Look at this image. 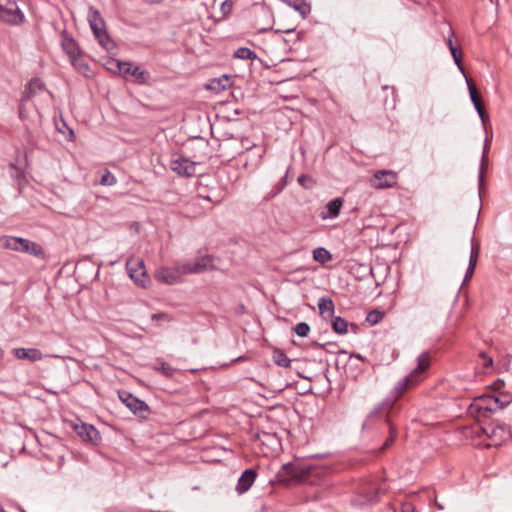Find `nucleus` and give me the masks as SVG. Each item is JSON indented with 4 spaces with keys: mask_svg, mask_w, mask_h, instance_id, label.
<instances>
[{
    "mask_svg": "<svg viewBox=\"0 0 512 512\" xmlns=\"http://www.w3.org/2000/svg\"><path fill=\"white\" fill-rule=\"evenodd\" d=\"M431 357L428 352H422L417 358V366L411 373L401 379L394 387L393 398H386L379 403L367 416L363 423V428L371 426L374 419H384L389 427V436L380 447V451L389 448L397 438V427L389 419V411L392 409L395 399L400 397L406 390L411 389L420 384L426 377V371L430 367Z\"/></svg>",
    "mask_w": 512,
    "mask_h": 512,
    "instance_id": "1",
    "label": "nucleus"
},
{
    "mask_svg": "<svg viewBox=\"0 0 512 512\" xmlns=\"http://www.w3.org/2000/svg\"><path fill=\"white\" fill-rule=\"evenodd\" d=\"M50 94L46 91L43 82L38 79H32L25 89V94L21 100L19 107V115L22 120L31 124L40 125L43 119V113L36 109L35 113L26 111L30 106H34V99L39 102L48 103Z\"/></svg>",
    "mask_w": 512,
    "mask_h": 512,
    "instance_id": "2",
    "label": "nucleus"
},
{
    "mask_svg": "<svg viewBox=\"0 0 512 512\" xmlns=\"http://www.w3.org/2000/svg\"><path fill=\"white\" fill-rule=\"evenodd\" d=\"M282 471L292 480L309 484H314L315 479L323 473L319 467L299 461L284 464Z\"/></svg>",
    "mask_w": 512,
    "mask_h": 512,
    "instance_id": "3",
    "label": "nucleus"
},
{
    "mask_svg": "<svg viewBox=\"0 0 512 512\" xmlns=\"http://www.w3.org/2000/svg\"><path fill=\"white\" fill-rule=\"evenodd\" d=\"M87 18L90 27L98 40L99 44L109 53H114L116 44L109 37L106 31V25L101 17L100 12L94 7H90L88 10Z\"/></svg>",
    "mask_w": 512,
    "mask_h": 512,
    "instance_id": "4",
    "label": "nucleus"
},
{
    "mask_svg": "<svg viewBox=\"0 0 512 512\" xmlns=\"http://www.w3.org/2000/svg\"><path fill=\"white\" fill-rule=\"evenodd\" d=\"M0 243L4 249L21 251L36 257L44 256V251L39 244L31 242L25 238L4 236L0 239Z\"/></svg>",
    "mask_w": 512,
    "mask_h": 512,
    "instance_id": "5",
    "label": "nucleus"
},
{
    "mask_svg": "<svg viewBox=\"0 0 512 512\" xmlns=\"http://www.w3.org/2000/svg\"><path fill=\"white\" fill-rule=\"evenodd\" d=\"M178 269L183 274H200L208 270H215L214 256L205 254L196 258L194 262L178 263Z\"/></svg>",
    "mask_w": 512,
    "mask_h": 512,
    "instance_id": "6",
    "label": "nucleus"
},
{
    "mask_svg": "<svg viewBox=\"0 0 512 512\" xmlns=\"http://www.w3.org/2000/svg\"><path fill=\"white\" fill-rule=\"evenodd\" d=\"M398 174L392 170H377L371 180V185L377 190L393 188L397 185Z\"/></svg>",
    "mask_w": 512,
    "mask_h": 512,
    "instance_id": "7",
    "label": "nucleus"
},
{
    "mask_svg": "<svg viewBox=\"0 0 512 512\" xmlns=\"http://www.w3.org/2000/svg\"><path fill=\"white\" fill-rule=\"evenodd\" d=\"M483 432L492 441L491 445L498 446L511 437V431L506 425H488Z\"/></svg>",
    "mask_w": 512,
    "mask_h": 512,
    "instance_id": "8",
    "label": "nucleus"
},
{
    "mask_svg": "<svg viewBox=\"0 0 512 512\" xmlns=\"http://www.w3.org/2000/svg\"><path fill=\"white\" fill-rule=\"evenodd\" d=\"M23 18L24 16L15 2L7 1L2 5L0 20L17 25L23 22Z\"/></svg>",
    "mask_w": 512,
    "mask_h": 512,
    "instance_id": "9",
    "label": "nucleus"
},
{
    "mask_svg": "<svg viewBox=\"0 0 512 512\" xmlns=\"http://www.w3.org/2000/svg\"><path fill=\"white\" fill-rule=\"evenodd\" d=\"M196 162L186 157H178L171 161V169L180 176L192 177L196 174Z\"/></svg>",
    "mask_w": 512,
    "mask_h": 512,
    "instance_id": "10",
    "label": "nucleus"
},
{
    "mask_svg": "<svg viewBox=\"0 0 512 512\" xmlns=\"http://www.w3.org/2000/svg\"><path fill=\"white\" fill-rule=\"evenodd\" d=\"M470 414H478L487 417L489 413L494 412L490 395H483L477 398L469 407Z\"/></svg>",
    "mask_w": 512,
    "mask_h": 512,
    "instance_id": "11",
    "label": "nucleus"
},
{
    "mask_svg": "<svg viewBox=\"0 0 512 512\" xmlns=\"http://www.w3.org/2000/svg\"><path fill=\"white\" fill-rule=\"evenodd\" d=\"M129 277L131 280L135 282L136 285H138L141 288H146L151 282L150 277L148 276L145 270L144 262L142 260L137 262L136 268L130 269Z\"/></svg>",
    "mask_w": 512,
    "mask_h": 512,
    "instance_id": "12",
    "label": "nucleus"
},
{
    "mask_svg": "<svg viewBox=\"0 0 512 512\" xmlns=\"http://www.w3.org/2000/svg\"><path fill=\"white\" fill-rule=\"evenodd\" d=\"M12 354L18 360H28L30 362L41 361L44 358L42 351L37 348H14Z\"/></svg>",
    "mask_w": 512,
    "mask_h": 512,
    "instance_id": "13",
    "label": "nucleus"
},
{
    "mask_svg": "<svg viewBox=\"0 0 512 512\" xmlns=\"http://www.w3.org/2000/svg\"><path fill=\"white\" fill-rule=\"evenodd\" d=\"M467 85H468V90H469L471 101H472L479 117L481 118V121L483 122V124H485L486 120L488 119V115L486 114L484 104L481 100L479 92L473 82H470L467 80Z\"/></svg>",
    "mask_w": 512,
    "mask_h": 512,
    "instance_id": "14",
    "label": "nucleus"
},
{
    "mask_svg": "<svg viewBox=\"0 0 512 512\" xmlns=\"http://www.w3.org/2000/svg\"><path fill=\"white\" fill-rule=\"evenodd\" d=\"M181 275L184 274L179 271L177 263L175 269L160 268L157 270L155 273V278L160 282L172 285L179 281Z\"/></svg>",
    "mask_w": 512,
    "mask_h": 512,
    "instance_id": "15",
    "label": "nucleus"
},
{
    "mask_svg": "<svg viewBox=\"0 0 512 512\" xmlns=\"http://www.w3.org/2000/svg\"><path fill=\"white\" fill-rule=\"evenodd\" d=\"M130 412H132L139 419L144 420L151 414V409L148 404L130 393Z\"/></svg>",
    "mask_w": 512,
    "mask_h": 512,
    "instance_id": "16",
    "label": "nucleus"
},
{
    "mask_svg": "<svg viewBox=\"0 0 512 512\" xmlns=\"http://www.w3.org/2000/svg\"><path fill=\"white\" fill-rule=\"evenodd\" d=\"M343 203L344 199L341 197L329 201L320 213L321 219L326 220L337 218L340 214Z\"/></svg>",
    "mask_w": 512,
    "mask_h": 512,
    "instance_id": "17",
    "label": "nucleus"
},
{
    "mask_svg": "<svg viewBox=\"0 0 512 512\" xmlns=\"http://www.w3.org/2000/svg\"><path fill=\"white\" fill-rule=\"evenodd\" d=\"M257 477V472L254 469H246L238 479L236 491L239 494L247 492L253 485Z\"/></svg>",
    "mask_w": 512,
    "mask_h": 512,
    "instance_id": "18",
    "label": "nucleus"
},
{
    "mask_svg": "<svg viewBox=\"0 0 512 512\" xmlns=\"http://www.w3.org/2000/svg\"><path fill=\"white\" fill-rule=\"evenodd\" d=\"M103 65L108 71L114 74L125 76L128 73V63L121 62L113 57L103 58Z\"/></svg>",
    "mask_w": 512,
    "mask_h": 512,
    "instance_id": "19",
    "label": "nucleus"
},
{
    "mask_svg": "<svg viewBox=\"0 0 512 512\" xmlns=\"http://www.w3.org/2000/svg\"><path fill=\"white\" fill-rule=\"evenodd\" d=\"M130 77L134 83L145 85L149 84L151 74L148 70L142 68L141 66L133 65L130 63Z\"/></svg>",
    "mask_w": 512,
    "mask_h": 512,
    "instance_id": "20",
    "label": "nucleus"
},
{
    "mask_svg": "<svg viewBox=\"0 0 512 512\" xmlns=\"http://www.w3.org/2000/svg\"><path fill=\"white\" fill-rule=\"evenodd\" d=\"M181 213L188 218H198L205 214V210L200 206L197 198H192L182 207Z\"/></svg>",
    "mask_w": 512,
    "mask_h": 512,
    "instance_id": "21",
    "label": "nucleus"
},
{
    "mask_svg": "<svg viewBox=\"0 0 512 512\" xmlns=\"http://www.w3.org/2000/svg\"><path fill=\"white\" fill-rule=\"evenodd\" d=\"M208 185H203L199 183L197 188V199H203L213 203L214 205H218L223 201L224 196H217L214 189L210 191L207 190Z\"/></svg>",
    "mask_w": 512,
    "mask_h": 512,
    "instance_id": "22",
    "label": "nucleus"
},
{
    "mask_svg": "<svg viewBox=\"0 0 512 512\" xmlns=\"http://www.w3.org/2000/svg\"><path fill=\"white\" fill-rule=\"evenodd\" d=\"M62 48L65 51V53L68 55L69 59H72V58L76 57L77 55L81 54L76 41L73 38L68 37L66 35H64L63 39H62Z\"/></svg>",
    "mask_w": 512,
    "mask_h": 512,
    "instance_id": "23",
    "label": "nucleus"
},
{
    "mask_svg": "<svg viewBox=\"0 0 512 512\" xmlns=\"http://www.w3.org/2000/svg\"><path fill=\"white\" fill-rule=\"evenodd\" d=\"M319 313L322 317L333 316L335 305L333 300L329 296H323L318 300Z\"/></svg>",
    "mask_w": 512,
    "mask_h": 512,
    "instance_id": "24",
    "label": "nucleus"
},
{
    "mask_svg": "<svg viewBox=\"0 0 512 512\" xmlns=\"http://www.w3.org/2000/svg\"><path fill=\"white\" fill-rule=\"evenodd\" d=\"M75 430L84 441H94L97 437V431L90 425L81 424Z\"/></svg>",
    "mask_w": 512,
    "mask_h": 512,
    "instance_id": "25",
    "label": "nucleus"
},
{
    "mask_svg": "<svg viewBox=\"0 0 512 512\" xmlns=\"http://www.w3.org/2000/svg\"><path fill=\"white\" fill-rule=\"evenodd\" d=\"M313 260L325 264L332 260V254L324 247H317L312 252Z\"/></svg>",
    "mask_w": 512,
    "mask_h": 512,
    "instance_id": "26",
    "label": "nucleus"
},
{
    "mask_svg": "<svg viewBox=\"0 0 512 512\" xmlns=\"http://www.w3.org/2000/svg\"><path fill=\"white\" fill-rule=\"evenodd\" d=\"M273 361L276 365L284 368H288L291 365V359L280 349H275L273 351Z\"/></svg>",
    "mask_w": 512,
    "mask_h": 512,
    "instance_id": "27",
    "label": "nucleus"
},
{
    "mask_svg": "<svg viewBox=\"0 0 512 512\" xmlns=\"http://www.w3.org/2000/svg\"><path fill=\"white\" fill-rule=\"evenodd\" d=\"M331 326L334 332L337 334L342 335L348 332V322L340 316L333 317L331 321Z\"/></svg>",
    "mask_w": 512,
    "mask_h": 512,
    "instance_id": "28",
    "label": "nucleus"
},
{
    "mask_svg": "<svg viewBox=\"0 0 512 512\" xmlns=\"http://www.w3.org/2000/svg\"><path fill=\"white\" fill-rule=\"evenodd\" d=\"M72 65L77 69L78 72L82 73L85 76L89 75L90 68L89 65L85 62L82 55L79 54L76 57L70 59Z\"/></svg>",
    "mask_w": 512,
    "mask_h": 512,
    "instance_id": "29",
    "label": "nucleus"
},
{
    "mask_svg": "<svg viewBox=\"0 0 512 512\" xmlns=\"http://www.w3.org/2000/svg\"><path fill=\"white\" fill-rule=\"evenodd\" d=\"M289 5L298 11L303 17H306L311 11L310 5L304 0H293L289 2Z\"/></svg>",
    "mask_w": 512,
    "mask_h": 512,
    "instance_id": "30",
    "label": "nucleus"
},
{
    "mask_svg": "<svg viewBox=\"0 0 512 512\" xmlns=\"http://www.w3.org/2000/svg\"><path fill=\"white\" fill-rule=\"evenodd\" d=\"M233 56L235 58H239V59H243V60H253V59L257 58L256 52H254L253 50H251L248 47H240V48H238L234 52Z\"/></svg>",
    "mask_w": 512,
    "mask_h": 512,
    "instance_id": "31",
    "label": "nucleus"
},
{
    "mask_svg": "<svg viewBox=\"0 0 512 512\" xmlns=\"http://www.w3.org/2000/svg\"><path fill=\"white\" fill-rule=\"evenodd\" d=\"M228 82L229 78L227 76H225L224 79H212L207 85V88L215 92H220L226 89Z\"/></svg>",
    "mask_w": 512,
    "mask_h": 512,
    "instance_id": "32",
    "label": "nucleus"
},
{
    "mask_svg": "<svg viewBox=\"0 0 512 512\" xmlns=\"http://www.w3.org/2000/svg\"><path fill=\"white\" fill-rule=\"evenodd\" d=\"M287 184L288 181H279L277 184L273 186L272 190L264 196L263 201L268 202L272 200L276 195H278L284 190Z\"/></svg>",
    "mask_w": 512,
    "mask_h": 512,
    "instance_id": "33",
    "label": "nucleus"
},
{
    "mask_svg": "<svg viewBox=\"0 0 512 512\" xmlns=\"http://www.w3.org/2000/svg\"><path fill=\"white\" fill-rule=\"evenodd\" d=\"M479 252H480V245H479V243L474 242L472 240L471 253H470L469 264H468V265H470V269L471 270H475V267H476V264H477V260H478V257H479Z\"/></svg>",
    "mask_w": 512,
    "mask_h": 512,
    "instance_id": "34",
    "label": "nucleus"
},
{
    "mask_svg": "<svg viewBox=\"0 0 512 512\" xmlns=\"http://www.w3.org/2000/svg\"><path fill=\"white\" fill-rule=\"evenodd\" d=\"M384 315L383 311L374 309L367 314L366 321L370 325H376L384 318Z\"/></svg>",
    "mask_w": 512,
    "mask_h": 512,
    "instance_id": "35",
    "label": "nucleus"
},
{
    "mask_svg": "<svg viewBox=\"0 0 512 512\" xmlns=\"http://www.w3.org/2000/svg\"><path fill=\"white\" fill-rule=\"evenodd\" d=\"M154 368L156 371H159L167 378H172L176 372V369L166 362H161Z\"/></svg>",
    "mask_w": 512,
    "mask_h": 512,
    "instance_id": "36",
    "label": "nucleus"
},
{
    "mask_svg": "<svg viewBox=\"0 0 512 512\" xmlns=\"http://www.w3.org/2000/svg\"><path fill=\"white\" fill-rule=\"evenodd\" d=\"M222 18H227L233 11V2L231 0H223L220 4Z\"/></svg>",
    "mask_w": 512,
    "mask_h": 512,
    "instance_id": "37",
    "label": "nucleus"
},
{
    "mask_svg": "<svg viewBox=\"0 0 512 512\" xmlns=\"http://www.w3.org/2000/svg\"><path fill=\"white\" fill-rule=\"evenodd\" d=\"M293 330L299 337H306L310 332V326L306 322H299L294 326Z\"/></svg>",
    "mask_w": 512,
    "mask_h": 512,
    "instance_id": "38",
    "label": "nucleus"
},
{
    "mask_svg": "<svg viewBox=\"0 0 512 512\" xmlns=\"http://www.w3.org/2000/svg\"><path fill=\"white\" fill-rule=\"evenodd\" d=\"M115 183H116V179L109 171H107L101 177V180H100V184L103 186H111V185H114Z\"/></svg>",
    "mask_w": 512,
    "mask_h": 512,
    "instance_id": "39",
    "label": "nucleus"
},
{
    "mask_svg": "<svg viewBox=\"0 0 512 512\" xmlns=\"http://www.w3.org/2000/svg\"><path fill=\"white\" fill-rule=\"evenodd\" d=\"M450 52H451V55H452L456 65L458 66V68L461 71H463V67H462V64H461L462 53L457 48H453L452 50H450Z\"/></svg>",
    "mask_w": 512,
    "mask_h": 512,
    "instance_id": "40",
    "label": "nucleus"
},
{
    "mask_svg": "<svg viewBox=\"0 0 512 512\" xmlns=\"http://www.w3.org/2000/svg\"><path fill=\"white\" fill-rule=\"evenodd\" d=\"M501 399V405L503 408L508 406L512 402V394L509 392H500L497 394Z\"/></svg>",
    "mask_w": 512,
    "mask_h": 512,
    "instance_id": "41",
    "label": "nucleus"
},
{
    "mask_svg": "<svg viewBox=\"0 0 512 512\" xmlns=\"http://www.w3.org/2000/svg\"><path fill=\"white\" fill-rule=\"evenodd\" d=\"M48 106V103L45 102H39L34 99V106H30L26 111L29 113H35L36 109H39V111L42 113V111Z\"/></svg>",
    "mask_w": 512,
    "mask_h": 512,
    "instance_id": "42",
    "label": "nucleus"
},
{
    "mask_svg": "<svg viewBox=\"0 0 512 512\" xmlns=\"http://www.w3.org/2000/svg\"><path fill=\"white\" fill-rule=\"evenodd\" d=\"M505 386V382L502 379H497L491 384V389L497 393L503 392L502 389Z\"/></svg>",
    "mask_w": 512,
    "mask_h": 512,
    "instance_id": "43",
    "label": "nucleus"
},
{
    "mask_svg": "<svg viewBox=\"0 0 512 512\" xmlns=\"http://www.w3.org/2000/svg\"><path fill=\"white\" fill-rule=\"evenodd\" d=\"M152 320H163L170 322L172 320V317L167 313H154L151 315Z\"/></svg>",
    "mask_w": 512,
    "mask_h": 512,
    "instance_id": "44",
    "label": "nucleus"
},
{
    "mask_svg": "<svg viewBox=\"0 0 512 512\" xmlns=\"http://www.w3.org/2000/svg\"><path fill=\"white\" fill-rule=\"evenodd\" d=\"M490 396H491L494 412L497 410L503 409V407L501 405L502 401H501L500 397L498 395H490Z\"/></svg>",
    "mask_w": 512,
    "mask_h": 512,
    "instance_id": "45",
    "label": "nucleus"
},
{
    "mask_svg": "<svg viewBox=\"0 0 512 512\" xmlns=\"http://www.w3.org/2000/svg\"><path fill=\"white\" fill-rule=\"evenodd\" d=\"M486 160H487V155H486V148H485L483 155H482V165H481V169H480V173H479L480 183L483 181V178H484V161H486Z\"/></svg>",
    "mask_w": 512,
    "mask_h": 512,
    "instance_id": "46",
    "label": "nucleus"
},
{
    "mask_svg": "<svg viewBox=\"0 0 512 512\" xmlns=\"http://www.w3.org/2000/svg\"><path fill=\"white\" fill-rule=\"evenodd\" d=\"M454 35V31L452 30V28L450 27V35L449 37L447 38L446 40V44L448 45L449 47V50H452L453 48H456L453 44V41H452V36Z\"/></svg>",
    "mask_w": 512,
    "mask_h": 512,
    "instance_id": "47",
    "label": "nucleus"
},
{
    "mask_svg": "<svg viewBox=\"0 0 512 512\" xmlns=\"http://www.w3.org/2000/svg\"><path fill=\"white\" fill-rule=\"evenodd\" d=\"M401 512H416L415 508L411 504H404Z\"/></svg>",
    "mask_w": 512,
    "mask_h": 512,
    "instance_id": "48",
    "label": "nucleus"
},
{
    "mask_svg": "<svg viewBox=\"0 0 512 512\" xmlns=\"http://www.w3.org/2000/svg\"><path fill=\"white\" fill-rule=\"evenodd\" d=\"M492 366H493V359L488 356L486 359H484L483 367L485 369H487V368H490Z\"/></svg>",
    "mask_w": 512,
    "mask_h": 512,
    "instance_id": "49",
    "label": "nucleus"
},
{
    "mask_svg": "<svg viewBox=\"0 0 512 512\" xmlns=\"http://www.w3.org/2000/svg\"><path fill=\"white\" fill-rule=\"evenodd\" d=\"M308 179H309V177H308L307 175L302 174V175H300V176L298 177L297 181H298V183H299L300 185H302V186H304V187H305V182H306V180H308Z\"/></svg>",
    "mask_w": 512,
    "mask_h": 512,
    "instance_id": "50",
    "label": "nucleus"
},
{
    "mask_svg": "<svg viewBox=\"0 0 512 512\" xmlns=\"http://www.w3.org/2000/svg\"><path fill=\"white\" fill-rule=\"evenodd\" d=\"M474 273V270H471L470 269V265H468V268H467V271H466V275H465V279L471 277Z\"/></svg>",
    "mask_w": 512,
    "mask_h": 512,
    "instance_id": "51",
    "label": "nucleus"
},
{
    "mask_svg": "<svg viewBox=\"0 0 512 512\" xmlns=\"http://www.w3.org/2000/svg\"><path fill=\"white\" fill-rule=\"evenodd\" d=\"M435 506L437 507L438 510L444 509V506L442 504H440L437 500L435 501Z\"/></svg>",
    "mask_w": 512,
    "mask_h": 512,
    "instance_id": "52",
    "label": "nucleus"
},
{
    "mask_svg": "<svg viewBox=\"0 0 512 512\" xmlns=\"http://www.w3.org/2000/svg\"><path fill=\"white\" fill-rule=\"evenodd\" d=\"M131 228H135V230L138 232L139 231V224L138 223H134V224L130 225V229Z\"/></svg>",
    "mask_w": 512,
    "mask_h": 512,
    "instance_id": "53",
    "label": "nucleus"
},
{
    "mask_svg": "<svg viewBox=\"0 0 512 512\" xmlns=\"http://www.w3.org/2000/svg\"><path fill=\"white\" fill-rule=\"evenodd\" d=\"M479 357H481L484 360L488 357V355L485 352H480Z\"/></svg>",
    "mask_w": 512,
    "mask_h": 512,
    "instance_id": "54",
    "label": "nucleus"
},
{
    "mask_svg": "<svg viewBox=\"0 0 512 512\" xmlns=\"http://www.w3.org/2000/svg\"><path fill=\"white\" fill-rule=\"evenodd\" d=\"M263 437L272 438L277 441V439L274 436H271L268 433H263Z\"/></svg>",
    "mask_w": 512,
    "mask_h": 512,
    "instance_id": "55",
    "label": "nucleus"
},
{
    "mask_svg": "<svg viewBox=\"0 0 512 512\" xmlns=\"http://www.w3.org/2000/svg\"><path fill=\"white\" fill-rule=\"evenodd\" d=\"M288 172L289 171L287 170L285 176H283L280 181H288V179H287L288 178Z\"/></svg>",
    "mask_w": 512,
    "mask_h": 512,
    "instance_id": "56",
    "label": "nucleus"
},
{
    "mask_svg": "<svg viewBox=\"0 0 512 512\" xmlns=\"http://www.w3.org/2000/svg\"><path fill=\"white\" fill-rule=\"evenodd\" d=\"M144 2H147V3H158L160 2V0H143Z\"/></svg>",
    "mask_w": 512,
    "mask_h": 512,
    "instance_id": "57",
    "label": "nucleus"
},
{
    "mask_svg": "<svg viewBox=\"0 0 512 512\" xmlns=\"http://www.w3.org/2000/svg\"><path fill=\"white\" fill-rule=\"evenodd\" d=\"M69 135H70L69 139L73 140L74 139V132H73V130H70Z\"/></svg>",
    "mask_w": 512,
    "mask_h": 512,
    "instance_id": "58",
    "label": "nucleus"
},
{
    "mask_svg": "<svg viewBox=\"0 0 512 512\" xmlns=\"http://www.w3.org/2000/svg\"><path fill=\"white\" fill-rule=\"evenodd\" d=\"M120 398H121V400H122V402H123V403H125L126 405H128V403H127V399H126V398H123L121 395H120Z\"/></svg>",
    "mask_w": 512,
    "mask_h": 512,
    "instance_id": "59",
    "label": "nucleus"
},
{
    "mask_svg": "<svg viewBox=\"0 0 512 512\" xmlns=\"http://www.w3.org/2000/svg\"><path fill=\"white\" fill-rule=\"evenodd\" d=\"M257 438H258L262 443H264V440H263V439H261L260 435H257Z\"/></svg>",
    "mask_w": 512,
    "mask_h": 512,
    "instance_id": "60",
    "label": "nucleus"
},
{
    "mask_svg": "<svg viewBox=\"0 0 512 512\" xmlns=\"http://www.w3.org/2000/svg\"><path fill=\"white\" fill-rule=\"evenodd\" d=\"M292 31H294V29H288V30H286V32H287V33H290V32H292Z\"/></svg>",
    "mask_w": 512,
    "mask_h": 512,
    "instance_id": "61",
    "label": "nucleus"
}]
</instances>
